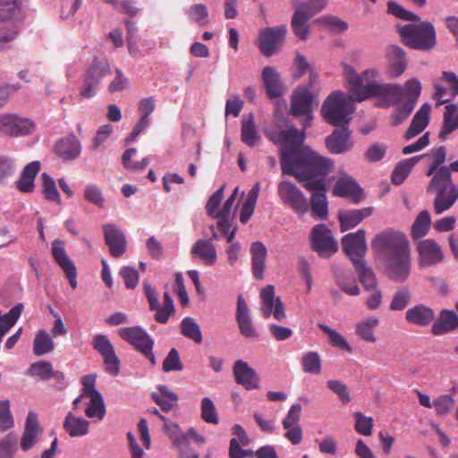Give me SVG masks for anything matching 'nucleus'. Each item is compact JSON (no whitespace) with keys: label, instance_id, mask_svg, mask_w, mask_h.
<instances>
[{"label":"nucleus","instance_id":"obj_1","mask_svg":"<svg viewBox=\"0 0 458 458\" xmlns=\"http://www.w3.org/2000/svg\"><path fill=\"white\" fill-rule=\"evenodd\" d=\"M274 141L280 144L283 174L294 176L311 193L312 216L326 219L328 214L326 177L333 170L334 161L303 146L304 135L295 128L280 131Z\"/></svg>","mask_w":458,"mask_h":458},{"label":"nucleus","instance_id":"obj_2","mask_svg":"<svg viewBox=\"0 0 458 458\" xmlns=\"http://www.w3.org/2000/svg\"><path fill=\"white\" fill-rule=\"evenodd\" d=\"M375 70H365L359 74L352 67H346L345 79L349 89L356 101L361 102L376 97L379 98L381 107H389L402 101V86L394 83H377L369 81L377 77Z\"/></svg>","mask_w":458,"mask_h":458},{"label":"nucleus","instance_id":"obj_3","mask_svg":"<svg viewBox=\"0 0 458 458\" xmlns=\"http://www.w3.org/2000/svg\"><path fill=\"white\" fill-rule=\"evenodd\" d=\"M397 30L403 45L411 49L430 51L437 45L436 30L429 21L408 23Z\"/></svg>","mask_w":458,"mask_h":458},{"label":"nucleus","instance_id":"obj_4","mask_svg":"<svg viewBox=\"0 0 458 458\" xmlns=\"http://www.w3.org/2000/svg\"><path fill=\"white\" fill-rule=\"evenodd\" d=\"M354 97L341 91L331 93L322 105L321 114L324 120L333 126H345L354 111Z\"/></svg>","mask_w":458,"mask_h":458},{"label":"nucleus","instance_id":"obj_5","mask_svg":"<svg viewBox=\"0 0 458 458\" xmlns=\"http://www.w3.org/2000/svg\"><path fill=\"white\" fill-rule=\"evenodd\" d=\"M371 249L385 261L411 252L406 235L391 229L377 233L371 241Z\"/></svg>","mask_w":458,"mask_h":458},{"label":"nucleus","instance_id":"obj_6","mask_svg":"<svg viewBox=\"0 0 458 458\" xmlns=\"http://www.w3.org/2000/svg\"><path fill=\"white\" fill-rule=\"evenodd\" d=\"M317 97L307 88L298 87L294 89L291 98V114L296 117H304L303 129L301 131L305 136V130L310 126L313 119V106H318Z\"/></svg>","mask_w":458,"mask_h":458},{"label":"nucleus","instance_id":"obj_7","mask_svg":"<svg viewBox=\"0 0 458 458\" xmlns=\"http://www.w3.org/2000/svg\"><path fill=\"white\" fill-rule=\"evenodd\" d=\"M111 74V67L106 59L94 58L83 77V85L80 95L83 98H92L96 96L102 79Z\"/></svg>","mask_w":458,"mask_h":458},{"label":"nucleus","instance_id":"obj_8","mask_svg":"<svg viewBox=\"0 0 458 458\" xmlns=\"http://www.w3.org/2000/svg\"><path fill=\"white\" fill-rule=\"evenodd\" d=\"M118 335L141 352L152 365L156 364V357L152 351L154 341L145 329L139 326L121 327Z\"/></svg>","mask_w":458,"mask_h":458},{"label":"nucleus","instance_id":"obj_9","mask_svg":"<svg viewBox=\"0 0 458 458\" xmlns=\"http://www.w3.org/2000/svg\"><path fill=\"white\" fill-rule=\"evenodd\" d=\"M225 188V185H223L209 197L205 208L209 216L218 219V229L229 242V220L227 217L229 214V199H227L224 202L223 207L220 208L224 199Z\"/></svg>","mask_w":458,"mask_h":458},{"label":"nucleus","instance_id":"obj_10","mask_svg":"<svg viewBox=\"0 0 458 458\" xmlns=\"http://www.w3.org/2000/svg\"><path fill=\"white\" fill-rule=\"evenodd\" d=\"M17 11L16 0H0V49L16 38L17 28L12 18Z\"/></svg>","mask_w":458,"mask_h":458},{"label":"nucleus","instance_id":"obj_11","mask_svg":"<svg viewBox=\"0 0 458 458\" xmlns=\"http://www.w3.org/2000/svg\"><path fill=\"white\" fill-rule=\"evenodd\" d=\"M311 249L320 257L329 258L337 250V242L334 239L331 231L324 224L315 225L310 232Z\"/></svg>","mask_w":458,"mask_h":458},{"label":"nucleus","instance_id":"obj_12","mask_svg":"<svg viewBox=\"0 0 458 458\" xmlns=\"http://www.w3.org/2000/svg\"><path fill=\"white\" fill-rule=\"evenodd\" d=\"M277 193L280 199L296 214L302 216L309 210V203L306 197L293 183L288 181L281 182L278 184Z\"/></svg>","mask_w":458,"mask_h":458},{"label":"nucleus","instance_id":"obj_13","mask_svg":"<svg viewBox=\"0 0 458 458\" xmlns=\"http://www.w3.org/2000/svg\"><path fill=\"white\" fill-rule=\"evenodd\" d=\"M91 346L102 356L106 372L117 376L120 372V360L107 335L103 334L95 335L91 341Z\"/></svg>","mask_w":458,"mask_h":458},{"label":"nucleus","instance_id":"obj_14","mask_svg":"<svg viewBox=\"0 0 458 458\" xmlns=\"http://www.w3.org/2000/svg\"><path fill=\"white\" fill-rule=\"evenodd\" d=\"M261 314L264 318H268L271 315L282 321L286 318L284 303L280 298H275V287L271 284L267 285L260 293Z\"/></svg>","mask_w":458,"mask_h":458},{"label":"nucleus","instance_id":"obj_15","mask_svg":"<svg viewBox=\"0 0 458 458\" xmlns=\"http://www.w3.org/2000/svg\"><path fill=\"white\" fill-rule=\"evenodd\" d=\"M286 32L285 25L262 30L259 36V48L260 52L266 56H271L276 54Z\"/></svg>","mask_w":458,"mask_h":458},{"label":"nucleus","instance_id":"obj_16","mask_svg":"<svg viewBox=\"0 0 458 458\" xmlns=\"http://www.w3.org/2000/svg\"><path fill=\"white\" fill-rule=\"evenodd\" d=\"M342 247L352 264H355V261H363L367 251L365 231L359 229L356 233L344 235L342 239Z\"/></svg>","mask_w":458,"mask_h":458},{"label":"nucleus","instance_id":"obj_17","mask_svg":"<svg viewBox=\"0 0 458 458\" xmlns=\"http://www.w3.org/2000/svg\"><path fill=\"white\" fill-rule=\"evenodd\" d=\"M34 123L28 118L16 114H4L0 115V131L12 137L22 136L30 133Z\"/></svg>","mask_w":458,"mask_h":458},{"label":"nucleus","instance_id":"obj_18","mask_svg":"<svg viewBox=\"0 0 458 458\" xmlns=\"http://www.w3.org/2000/svg\"><path fill=\"white\" fill-rule=\"evenodd\" d=\"M51 251L54 259L64 271L71 287L75 289L77 287V269L64 250V242L55 239L52 242Z\"/></svg>","mask_w":458,"mask_h":458},{"label":"nucleus","instance_id":"obj_19","mask_svg":"<svg viewBox=\"0 0 458 458\" xmlns=\"http://www.w3.org/2000/svg\"><path fill=\"white\" fill-rule=\"evenodd\" d=\"M419 264L420 267H431L444 259L440 245L433 239H425L417 242Z\"/></svg>","mask_w":458,"mask_h":458},{"label":"nucleus","instance_id":"obj_20","mask_svg":"<svg viewBox=\"0 0 458 458\" xmlns=\"http://www.w3.org/2000/svg\"><path fill=\"white\" fill-rule=\"evenodd\" d=\"M291 26L293 34L302 41L308 39L310 36V26L308 21L314 15L319 13L321 11H315L313 8H307L305 5H295Z\"/></svg>","mask_w":458,"mask_h":458},{"label":"nucleus","instance_id":"obj_21","mask_svg":"<svg viewBox=\"0 0 458 458\" xmlns=\"http://www.w3.org/2000/svg\"><path fill=\"white\" fill-rule=\"evenodd\" d=\"M325 139V145L332 154H343L350 151L353 147L352 131L346 126H340Z\"/></svg>","mask_w":458,"mask_h":458},{"label":"nucleus","instance_id":"obj_22","mask_svg":"<svg viewBox=\"0 0 458 458\" xmlns=\"http://www.w3.org/2000/svg\"><path fill=\"white\" fill-rule=\"evenodd\" d=\"M233 376L236 383L242 386L248 391L260 388L259 377L246 361L242 360L235 361Z\"/></svg>","mask_w":458,"mask_h":458},{"label":"nucleus","instance_id":"obj_23","mask_svg":"<svg viewBox=\"0 0 458 458\" xmlns=\"http://www.w3.org/2000/svg\"><path fill=\"white\" fill-rule=\"evenodd\" d=\"M104 239L109 248L111 256L121 257L126 250V240L123 233L116 225L107 224L103 225Z\"/></svg>","mask_w":458,"mask_h":458},{"label":"nucleus","instance_id":"obj_24","mask_svg":"<svg viewBox=\"0 0 458 458\" xmlns=\"http://www.w3.org/2000/svg\"><path fill=\"white\" fill-rule=\"evenodd\" d=\"M388 277L395 282H404L411 272V252L386 260Z\"/></svg>","mask_w":458,"mask_h":458},{"label":"nucleus","instance_id":"obj_25","mask_svg":"<svg viewBox=\"0 0 458 458\" xmlns=\"http://www.w3.org/2000/svg\"><path fill=\"white\" fill-rule=\"evenodd\" d=\"M333 195L347 198L353 203H359L362 199L363 191L352 177L344 175L336 181L333 188Z\"/></svg>","mask_w":458,"mask_h":458},{"label":"nucleus","instance_id":"obj_26","mask_svg":"<svg viewBox=\"0 0 458 458\" xmlns=\"http://www.w3.org/2000/svg\"><path fill=\"white\" fill-rule=\"evenodd\" d=\"M387 67L386 72L390 78L400 77L407 67L405 52L398 46H390L386 50Z\"/></svg>","mask_w":458,"mask_h":458},{"label":"nucleus","instance_id":"obj_27","mask_svg":"<svg viewBox=\"0 0 458 458\" xmlns=\"http://www.w3.org/2000/svg\"><path fill=\"white\" fill-rule=\"evenodd\" d=\"M56 156L64 161H72L79 157L81 152L80 140L74 135L59 140L54 148Z\"/></svg>","mask_w":458,"mask_h":458},{"label":"nucleus","instance_id":"obj_28","mask_svg":"<svg viewBox=\"0 0 458 458\" xmlns=\"http://www.w3.org/2000/svg\"><path fill=\"white\" fill-rule=\"evenodd\" d=\"M236 320L239 325L241 334L247 338H257L258 333L253 327L250 317V310L242 295L237 299Z\"/></svg>","mask_w":458,"mask_h":458},{"label":"nucleus","instance_id":"obj_29","mask_svg":"<svg viewBox=\"0 0 458 458\" xmlns=\"http://www.w3.org/2000/svg\"><path fill=\"white\" fill-rule=\"evenodd\" d=\"M262 81L269 98L275 99L284 94V86L280 75L275 68L266 66L262 71Z\"/></svg>","mask_w":458,"mask_h":458},{"label":"nucleus","instance_id":"obj_30","mask_svg":"<svg viewBox=\"0 0 458 458\" xmlns=\"http://www.w3.org/2000/svg\"><path fill=\"white\" fill-rule=\"evenodd\" d=\"M373 212L372 208H363L360 209H352L346 211H340L338 218L340 221L341 232L350 230L358 225L363 219L371 216Z\"/></svg>","mask_w":458,"mask_h":458},{"label":"nucleus","instance_id":"obj_31","mask_svg":"<svg viewBox=\"0 0 458 458\" xmlns=\"http://www.w3.org/2000/svg\"><path fill=\"white\" fill-rule=\"evenodd\" d=\"M458 329V315L452 310H442L437 320L433 324L431 332L441 335Z\"/></svg>","mask_w":458,"mask_h":458},{"label":"nucleus","instance_id":"obj_32","mask_svg":"<svg viewBox=\"0 0 458 458\" xmlns=\"http://www.w3.org/2000/svg\"><path fill=\"white\" fill-rule=\"evenodd\" d=\"M434 318V310L423 304L410 308L405 312L406 321L415 326L427 327L433 322Z\"/></svg>","mask_w":458,"mask_h":458},{"label":"nucleus","instance_id":"obj_33","mask_svg":"<svg viewBox=\"0 0 458 458\" xmlns=\"http://www.w3.org/2000/svg\"><path fill=\"white\" fill-rule=\"evenodd\" d=\"M430 109V106L428 103H426L423 104L420 106V108L416 112L404 135V138L407 140L419 135L428 126L429 122Z\"/></svg>","mask_w":458,"mask_h":458},{"label":"nucleus","instance_id":"obj_34","mask_svg":"<svg viewBox=\"0 0 458 458\" xmlns=\"http://www.w3.org/2000/svg\"><path fill=\"white\" fill-rule=\"evenodd\" d=\"M253 276L262 279L266 267L267 248L261 242H255L250 247Z\"/></svg>","mask_w":458,"mask_h":458},{"label":"nucleus","instance_id":"obj_35","mask_svg":"<svg viewBox=\"0 0 458 458\" xmlns=\"http://www.w3.org/2000/svg\"><path fill=\"white\" fill-rule=\"evenodd\" d=\"M40 170L39 161L29 163L22 170L16 187L21 192H32L35 188L34 180Z\"/></svg>","mask_w":458,"mask_h":458},{"label":"nucleus","instance_id":"obj_36","mask_svg":"<svg viewBox=\"0 0 458 458\" xmlns=\"http://www.w3.org/2000/svg\"><path fill=\"white\" fill-rule=\"evenodd\" d=\"M40 170L39 161L29 163L22 170L16 187L21 192H32L35 188L34 180Z\"/></svg>","mask_w":458,"mask_h":458},{"label":"nucleus","instance_id":"obj_37","mask_svg":"<svg viewBox=\"0 0 458 458\" xmlns=\"http://www.w3.org/2000/svg\"><path fill=\"white\" fill-rule=\"evenodd\" d=\"M38 432V416L35 412L30 411L26 419L25 430L21 440V447L23 451H28L34 445Z\"/></svg>","mask_w":458,"mask_h":458},{"label":"nucleus","instance_id":"obj_38","mask_svg":"<svg viewBox=\"0 0 458 458\" xmlns=\"http://www.w3.org/2000/svg\"><path fill=\"white\" fill-rule=\"evenodd\" d=\"M452 188L456 186L452 182L450 169L448 166H441L432 177L428 190L438 192L450 191Z\"/></svg>","mask_w":458,"mask_h":458},{"label":"nucleus","instance_id":"obj_39","mask_svg":"<svg viewBox=\"0 0 458 458\" xmlns=\"http://www.w3.org/2000/svg\"><path fill=\"white\" fill-rule=\"evenodd\" d=\"M160 419L164 421V430L172 440L174 446L178 451L186 447L187 436L181 430L180 426L165 416H160Z\"/></svg>","mask_w":458,"mask_h":458},{"label":"nucleus","instance_id":"obj_40","mask_svg":"<svg viewBox=\"0 0 458 458\" xmlns=\"http://www.w3.org/2000/svg\"><path fill=\"white\" fill-rule=\"evenodd\" d=\"M458 128V106L454 104L446 105L444 113V122L439 132V138L444 140Z\"/></svg>","mask_w":458,"mask_h":458},{"label":"nucleus","instance_id":"obj_41","mask_svg":"<svg viewBox=\"0 0 458 458\" xmlns=\"http://www.w3.org/2000/svg\"><path fill=\"white\" fill-rule=\"evenodd\" d=\"M431 226V216L428 210H422L416 216L411 229V237L413 241H420L426 236Z\"/></svg>","mask_w":458,"mask_h":458},{"label":"nucleus","instance_id":"obj_42","mask_svg":"<svg viewBox=\"0 0 458 458\" xmlns=\"http://www.w3.org/2000/svg\"><path fill=\"white\" fill-rule=\"evenodd\" d=\"M437 196L434 200V211L437 215H440L450 209L458 199V189L436 192Z\"/></svg>","mask_w":458,"mask_h":458},{"label":"nucleus","instance_id":"obj_43","mask_svg":"<svg viewBox=\"0 0 458 458\" xmlns=\"http://www.w3.org/2000/svg\"><path fill=\"white\" fill-rule=\"evenodd\" d=\"M191 254L208 266L213 265L216 260V250L207 240H198L191 249Z\"/></svg>","mask_w":458,"mask_h":458},{"label":"nucleus","instance_id":"obj_44","mask_svg":"<svg viewBox=\"0 0 458 458\" xmlns=\"http://www.w3.org/2000/svg\"><path fill=\"white\" fill-rule=\"evenodd\" d=\"M89 422L82 418H77L71 412L67 414L64 422V428L72 437H82L89 432Z\"/></svg>","mask_w":458,"mask_h":458},{"label":"nucleus","instance_id":"obj_45","mask_svg":"<svg viewBox=\"0 0 458 458\" xmlns=\"http://www.w3.org/2000/svg\"><path fill=\"white\" fill-rule=\"evenodd\" d=\"M28 374L31 377H37L42 380H48L52 377L64 378V374L55 371L50 362L40 360L34 362L28 369Z\"/></svg>","mask_w":458,"mask_h":458},{"label":"nucleus","instance_id":"obj_46","mask_svg":"<svg viewBox=\"0 0 458 458\" xmlns=\"http://www.w3.org/2000/svg\"><path fill=\"white\" fill-rule=\"evenodd\" d=\"M259 140V136L255 127L253 114L251 113L244 114L242 120V142L250 147H253Z\"/></svg>","mask_w":458,"mask_h":458},{"label":"nucleus","instance_id":"obj_47","mask_svg":"<svg viewBox=\"0 0 458 458\" xmlns=\"http://www.w3.org/2000/svg\"><path fill=\"white\" fill-rule=\"evenodd\" d=\"M378 324L379 320L377 318H368L356 325L355 333L365 342L373 344L377 340L374 329L378 326Z\"/></svg>","mask_w":458,"mask_h":458},{"label":"nucleus","instance_id":"obj_48","mask_svg":"<svg viewBox=\"0 0 458 458\" xmlns=\"http://www.w3.org/2000/svg\"><path fill=\"white\" fill-rule=\"evenodd\" d=\"M89 403L85 410V414L89 418H98L102 420L106 413L105 403L99 391H93L91 395H87Z\"/></svg>","mask_w":458,"mask_h":458},{"label":"nucleus","instance_id":"obj_49","mask_svg":"<svg viewBox=\"0 0 458 458\" xmlns=\"http://www.w3.org/2000/svg\"><path fill=\"white\" fill-rule=\"evenodd\" d=\"M353 267L358 274L359 280L367 291L372 290L377 286V279L373 270L369 267L366 262L355 261Z\"/></svg>","mask_w":458,"mask_h":458},{"label":"nucleus","instance_id":"obj_50","mask_svg":"<svg viewBox=\"0 0 458 458\" xmlns=\"http://www.w3.org/2000/svg\"><path fill=\"white\" fill-rule=\"evenodd\" d=\"M259 191V185L257 183L248 193L245 201L242 204L241 212H240V221L242 224H246L250 218L251 217L256 202L258 199V195Z\"/></svg>","mask_w":458,"mask_h":458},{"label":"nucleus","instance_id":"obj_51","mask_svg":"<svg viewBox=\"0 0 458 458\" xmlns=\"http://www.w3.org/2000/svg\"><path fill=\"white\" fill-rule=\"evenodd\" d=\"M55 344L45 330H38L33 343V352L36 356H41L54 350Z\"/></svg>","mask_w":458,"mask_h":458},{"label":"nucleus","instance_id":"obj_52","mask_svg":"<svg viewBox=\"0 0 458 458\" xmlns=\"http://www.w3.org/2000/svg\"><path fill=\"white\" fill-rule=\"evenodd\" d=\"M181 333L185 337L192 340L196 344L202 343V334L199 326L194 318L191 317L184 318L180 325Z\"/></svg>","mask_w":458,"mask_h":458},{"label":"nucleus","instance_id":"obj_53","mask_svg":"<svg viewBox=\"0 0 458 458\" xmlns=\"http://www.w3.org/2000/svg\"><path fill=\"white\" fill-rule=\"evenodd\" d=\"M156 314L154 316L157 322L160 324L167 323L169 318L174 313L175 309L173 299L169 293H164V303L161 306L158 304L157 309H155Z\"/></svg>","mask_w":458,"mask_h":458},{"label":"nucleus","instance_id":"obj_54","mask_svg":"<svg viewBox=\"0 0 458 458\" xmlns=\"http://www.w3.org/2000/svg\"><path fill=\"white\" fill-rule=\"evenodd\" d=\"M402 100H405L407 103H412V105L415 106L421 92V84L417 79L413 78L404 83V86L402 87Z\"/></svg>","mask_w":458,"mask_h":458},{"label":"nucleus","instance_id":"obj_55","mask_svg":"<svg viewBox=\"0 0 458 458\" xmlns=\"http://www.w3.org/2000/svg\"><path fill=\"white\" fill-rule=\"evenodd\" d=\"M302 370L305 373L318 375L321 372V358L316 352L305 353L301 359Z\"/></svg>","mask_w":458,"mask_h":458},{"label":"nucleus","instance_id":"obj_56","mask_svg":"<svg viewBox=\"0 0 458 458\" xmlns=\"http://www.w3.org/2000/svg\"><path fill=\"white\" fill-rule=\"evenodd\" d=\"M355 419L354 429L362 436L368 437L372 434V428L374 426V420L372 417L365 416L360 411L353 413Z\"/></svg>","mask_w":458,"mask_h":458},{"label":"nucleus","instance_id":"obj_57","mask_svg":"<svg viewBox=\"0 0 458 458\" xmlns=\"http://www.w3.org/2000/svg\"><path fill=\"white\" fill-rule=\"evenodd\" d=\"M200 417L209 424L218 423V415L214 402L209 397H204L200 403Z\"/></svg>","mask_w":458,"mask_h":458},{"label":"nucleus","instance_id":"obj_58","mask_svg":"<svg viewBox=\"0 0 458 458\" xmlns=\"http://www.w3.org/2000/svg\"><path fill=\"white\" fill-rule=\"evenodd\" d=\"M41 177L43 181V193L45 198L60 205L62 200L54 179L46 173L42 174Z\"/></svg>","mask_w":458,"mask_h":458},{"label":"nucleus","instance_id":"obj_59","mask_svg":"<svg viewBox=\"0 0 458 458\" xmlns=\"http://www.w3.org/2000/svg\"><path fill=\"white\" fill-rule=\"evenodd\" d=\"M190 20L199 26H206L208 23V12L207 6L202 4H197L188 10Z\"/></svg>","mask_w":458,"mask_h":458},{"label":"nucleus","instance_id":"obj_60","mask_svg":"<svg viewBox=\"0 0 458 458\" xmlns=\"http://www.w3.org/2000/svg\"><path fill=\"white\" fill-rule=\"evenodd\" d=\"M318 327L328 335L330 344L333 346L344 349L348 352H352V347L338 332L323 324H319Z\"/></svg>","mask_w":458,"mask_h":458},{"label":"nucleus","instance_id":"obj_61","mask_svg":"<svg viewBox=\"0 0 458 458\" xmlns=\"http://www.w3.org/2000/svg\"><path fill=\"white\" fill-rule=\"evenodd\" d=\"M454 403V399L450 394H443L433 400V407L437 416L447 415Z\"/></svg>","mask_w":458,"mask_h":458},{"label":"nucleus","instance_id":"obj_62","mask_svg":"<svg viewBox=\"0 0 458 458\" xmlns=\"http://www.w3.org/2000/svg\"><path fill=\"white\" fill-rule=\"evenodd\" d=\"M387 12L399 18V19H402V20H404V21H420V18L408 11V10H405L403 7H402L400 4H398L397 3L394 2V1H389L387 3Z\"/></svg>","mask_w":458,"mask_h":458},{"label":"nucleus","instance_id":"obj_63","mask_svg":"<svg viewBox=\"0 0 458 458\" xmlns=\"http://www.w3.org/2000/svg\"><path fill=\"white\" fill-rule=\"evenodd\" d=\"M162 369L165 372L182 370L183 365L181 361L179 352L175 348H172L169 351L167 356L163 361Z\"/></svg>","mask_w":458,"mask_h":458},{"label":"nucleus","instance_id":"obj_64","mask_svg":"<svg viewBox=\"0 0 458 458\" xmlns=\"http://www.w3.org/2000/svg\"><path fill=\"white\" fill-rule=\"evenodd\" d=\"M114 72L115 76L108 84L107 90L110 93H116L129 89V78L123 72V71L117 68Z\"/></svg>","mask_w":458,"mask_h":458}]
</instances>
